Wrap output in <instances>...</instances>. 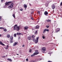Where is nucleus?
Returning <instances> with one entry per match:
<instances>
[{
    "label": "nucleus",
    "mask_w": 62,
    "mask_h": 62,
    "mask_svg": "<svg viewBox=\"0 0 62 62\" xmlns=\"http://www.w3.org/2000/svg\"><path fill=\"white\" fill-rule=\"evenodd\" d=\"M41 60L40 59L38 58L37 59V61H39L40 60Z\"/></svg>",
    "instance_id": "obj_29"
},
{
    "label": "nucleus",
    "mask_w": 62,
    "mask_h": 62,
    "mask_svg": "<svg viewBox=\"0 0 62 62\" xmlns=\"http://www.w3.org/2000/svg\"><path fill=\"white\" fill-rule=\"evenodd\" d=\"M39 54V52L37 53V52H35L33 53V54L31 55V57H33V56H34L35 55H37V54Z\"/></svg>",
    "instance_id": "obj_4"
},
{
    "label": "nucleus",
    "mask_w": 62,
    "mask_h": 62,
    "mask_svg": "<svg viewBox=\"0 0 62 62\" xmlns=\"http://www.w3.org/2000/svg\"><path fill=\"white\" fill-rule=\"evenodd\" d=\"M33 41H35V39H33Z\"/></svg>",
    "instance_id": "obj_45"
},
{
    "label": "nucleus",
    "mask_w": 62,
    "mask_h": 62,
    "mask_svg": "<svg viewBox=\"0 0 62 62\" xmlns=\"http://www.w3.org/2000/svg\"><path fill=\"white\" fill-rule=\"evenodd\" d=\"M0 29H4V28L3 27H0Z\"/></svg>",
    "instance_id": "obj_25"
},
{
    "label": "nucleus",
    "mask_w": 62,
    "mask_h": 62,
    "mask_svg": "<svg viewBox=\"0 0 62 62\" xmlns=\"http://www.w3.org/2000/svg\"><path fill=\"white\" fill-rule=\"evenodd\" d=\"M46 31L47 32H49V30H48V29H45Z\"/></svg>",
    "instance_id": "obj_24"
},
{
    "label": "nucleus",
    "mask_w": 62,
    "mask_h": 62,
    "mask_svg": "<svg viewBox=\"0 0 62 62\" xmlns=\"http://www.w3.org/2000/svg\"><path fill=\"white\" fill-rule=\"evenodd\" d=\"M14 30H16L17 31H19L20 29V27H21L20 26H18L16 24L14 26Z\"/></svg>",
    "instance_id": "obj_1"
},
{
    "label": "nucleus",
    "mask_w": 62,
    "mask_h": 62,
    "mask_svg": "<svg viewBox=\"0 0 62 62\" xmlns=\"http://www.w3.org/2000/svg\"><path fill=\"white\" fill-rule=\"evenodd\" d=\"M0 44H1V45H3V46H5V45L3 43H2V42L1 41L0 42Z\"/></svg>",
    "instance_id": "obj_16"
},
{
    "label": "nucleus",
    "mask_w": 62,
    "mask_h": 62,
    "mask_svg": "<svg viewBox=\"0 0 62 62\" xmlns=\"http://www.w3.org/2000/svg\"><path fill=\"white\" fill-rule=\"evenodd\" d=\"M29 5H30V6H31V4H29Z\"/></svg>",
    "instance_id": "obj_49"
},
{
    "label": "nucleus",
    "mask_w": 62,
    "mask_h": 62,
    "mask_svg": "<svg viewBox=\"0 0 62 62\" xmlns=\"http://www.w3.org/2000/svg\"><path fill=\"white\" fill-rule=\"evenodd\" d=\"M7 60H8V61H10V62H12V60L11 59H10L9 58H8L7 59Z\"/></svg>",
    "instance_id": "obj_15"
},
{
    "label": "nucleus",
    "mask_w": 62,
    "mask_h": 62,
    "mask_svg": "<svg viewBox=\"0 0 62 62\" xmlns=\"http://www.w3.org/2000/svg\"><path fill=\"white\" fill-rule=\"evenodd\" d=\"M35 62V61L34 60H32L30 61V62Z\"/></svg>",
    "instance_id": "obj_30"
},
{
    "label": "nucleus",
    "mask_w": 62,
    "mask_h": 62,
    "mask_svg": "<svg viewBox=\"0 0 62 62\" xmlns=\"http://www.w3.org/2000/svg\"><path fill=\"white\" fill-rule=\"evenodd\" d=\"M31 20H33V18L32 17H31Z\"/></svg>",
    "instance_id": "obj_44"
},
{
    "label": "nucleus",
    "mask_w": 62,
    "mask_h": 62,
    "mask_svg": "<svg viewBox=\"0 0 62 62\" xmlns=\"http://www.w3.org/2000/svg\"><path fill=\"white\" fill-rule=\"evenodd\" d=\"M46 31V30H45V29L43 31V33H45V32Z\"/></svg>",
    "instance_id": "obj_31"
},
{
    "label": "nucleus",
    "mask_w": 62,
    "mask_h": 62,
    "mask_svg": "<svg viewBox=\"0 0 62 62\" xmlns=\"http://www.w3.org/2000/svg\"><path fill=\"white\" fill-rule=\"evenodd\" d=\"M32 38H35V35H33L32 36Z\"/></svg>",
    "instance_id": "obj_28"
},
{
    "label": "nucleus",
    "mask_w": 62,
    "mask_h": 62,
    "mask_svg": "<svg viewBox=\"0 0 62 62\" xmlns=\"http://www.w3.org/2000/svg\"><path fill=\"white\" fill-rule=\"evenodd\" d=\"M2 20V19H1V17L0 16V21H1Z\"/></svg>",
    "instance_id": "obj_43"
},
{
    "label": "nucleus",
    "mask_w": 62,
    "mask_h": 62,
    "mask_svg": "<svg viewBox=\"0 0 62 62\" xmlns=\"http://www.w3.org/2000/svg\"><path fill=\"white\" fill-rule=\"evenodd\" d=\"M1 36H2V35H1V34H0V37H1Z\"/></svg>",
    "instance_id": "obj_48"
},
{
    "label": "nucleus",
    "mask_w": 62,
    "mask_h": 62,
    "mask_svg": "<svg viewBox=\"0 0 62 62\" xmlns=\"http://www.w3.org/2000/svg\"><path fill=\"white\" fill-rule=\"evenodd\" d=\"M39 26L38 25H37L36 27H34L35 29H38L39 28Z\"/></svg>",
    "instance_id": "obj_8"
},
{
    "label": "nucleus",
    "mask_w": 62,
    "mask_h": 62,
    "mask_svg": "<svg viewBox=\"0 0 62 62\" xmlns=\"http://www.w3.org/2000/svg\"><path fill=\"white\" fill-rule=\"evenodd\" d=\"M2 58H5L6 56H2Z\"/></svg>",
    "instance_id": "obj_36"
},
{
    "label": "nucleus",
    "mask_w": 62,
    "mask_h": 62,
    "mask_svg": "<svg viewBox=\"0 0 62 62\" xmlns=\"http://www.w3.org/2000/svg\"><path fill=\"white\" fill-rule=\"evenodd\" d=\"M46 48L45 47H43L41 49L42 52L43 53H45V51H46Z\"/></svg>",
    "instance_id": "obj_2"
},
{
    "label": "nucleus",
    "mask_w": 62,
    "mask_h": 62,
    "mask_svg": "<svg viewBox=\"0 0 62 62\" xmlns=\"http://www.w3.org/2000/svg\"><path fill=\"white\" fill-rule=\"evenodd\" d=\"M42 38H43V39H45V37L44 36H42Z\"/></svg>",
    "instance_id": "obj_37"
},
{
    "label": "nucleus",
    "mask_w": 62,
    "mask_h": 62,
    "mask_svg": "<svg viewBox=\"0 0 62 62\" xmlns=\"http://www.w3.org/2000/svg\"><path fill=\"white\" fill-rule=\"evenodd\" d=\"M16 54L17 55H19V54Z\"/></svg>",
    "instance_id": "obj_50"
},
{
    "label": "nucleus",
    "mask_w": 62,
    "mask_h": 62,
    "mask_svg": "<svg viewBox=\"0 0 62 62\" xmlns=\"http://www.w3.org/2000/svg\"><path fill=\"white\" fill-rule=\"evenodd\" d=\"M35 52H36V53H38V52H38V50H35Z\"/></svg>",
    "instance_id": "obj_35"
},
{
    "label": "nucleus",
    "mask_w": 62,
    "mask_h": 62,
    "mask_svg": "<svg viewBox=\"0 0 62 62\" xmlns=\"http://www.w3.org/2000/svg\"><path fill=\"white\" fill-rule=\"evenodd\" d=\"M7 47H6V49H8V47H8V45H7Z\"/></svg>",
    "instance_id": "obj_26"
},
{
    "label": "nucleus",
    "mask_w": 62,
    "mask_h": 62,
    "mask_svg": "<svg viewBox=\"0 0 62 62\" xmlns=\"http://www.w3.org/2000/svg\"><path fill=\"white\" fill-rule=\"evenodd\" d=\"M61 18H62V15H61Z\"/></svg>",
    "instance_id": "obj_51"
},
{
    "label": "nucleus",
    "mask_w": 62,
    "mask_h": 62,
    "mask_svg": "<svg viewBox=\"0 0 62 62\" xmlns=\"http://www.w3.org/2000/svg\"><path fill=\"white\" fill-rule=\"evenodd\" d=\"M46 28H48L49 27V26L47 25L46 26Z\"/></svg>",
    "instance_id": "obj_33"
},
{
    "label": "nucleus",
    "mask_w": 62,
    "mask_h": 62,
    "mask_svg": "<svg viewBox=\"0 0 62 62\" xmlns=\"http://www.w3.org/2000/svg\"><path fill=\"white\" fill-rule=\"evenodd\" d=\"M48 54H51L50 55V56H51V53H48Z\"/></svg>",
    "instance_id": "obj_41"
},
{
    "label": "nucleus",
    "mask_w": 62,
    "mask_h": 62,
    "mask_svg": "<svg viewBox=\"0 0 62 62\" xmlns=\"http://www.w3.org/2000/svg\"><path fill=\"white\" fill-rule=\"evenodd\" d=\"M53 11H54V10Z\"/></svg>",
    "instance_id": "obj_55"
},
{
    "label": "nucleus",
    "mask_w": 62,
    "mask_h": 62,
    "mask_svg": "<svg viewBox=\"0 0 62 62\" xmlns=\"http://www.w3.org/2000/svg\"><path fill=\"white\" fill-rule=\"evenodd\" d=\"M10 40H13V37L12 36H11L10 38Z\"/></svg>",
    "instance_id": "obj_17"
},
{
    "label": "nucleus",
    "mask_w": 62,
    "mask_h": 62,
    "mask_svg": "<svg viewBox=\"0 0 62 62\" xmlns=\"http://www.w3.org/2000/svg\"><path fill=\"white\" fill-rule=\"evenodd\" d=\"M26 61H28V59H26Z\"/></svg>",
    "instance_id": "obj_38"
},
{
    "label": "nucleus",
    "mask_w": 62,
    "mask_h": 62,
    "mask_svg": "<svg viewBox=\"0 0 62 62\" xmlns=\"http://www.w3.org/2000/svg\"><path fill=\"white\" fill-rule=\"evenodd\" d=\"M14 36L15 37H16V34H14Z\"/></svg>",
    "instance_id": "obj_32"
},
{
    "label": "nucleus",
    "mask_w": 62,
    "mask_h": 62,
    "mask_svg": "<svg viewBox=\"0 0 62 62\" xmlns=\"http://www.w3.org/2000/svg\"><path fill=\"white\" fill-rule=\"evenodd\" d=\"M24 28L25 30H27L28 28V27L27 26H25Z\"/></svg>",
    "instance_id": "obj_11"
},
{
    "label": "nucleus",
    "mask_w": 62,
    "mask_h": 62,
    "mask_svg": "<svg viewBox=\"0 0 62 62\" xmlns=\"http://www.w3.org/2000/svg\"><path fill=\"white\" fill-rule=\"evenodd\" d=\"M8 56V55H6V57H7Z\"/></svg>",
    "instance_id": "obj_52"
},
{
    "label": "nucleus",
    "mask_w": 62,
    "mask_h": 62,
    "mask_svg": "<svg viewBox=\"0 0 62 62\" xmlns=\"http://www.w3.org/2000/svg\"><path fill=\"white\" fill-rule=\"evenodd\" d=\"M3 1H4V0H1V2H3Z\"/></svg>",
    "instance_id": "obj_46"
},
{
    "label": "nucleus",
    "mask_w": 62,
    "mask_h": 62,
    "mask_svg": "<svg viewBox=\"0 0 62 62\" xmlns=\"http://www.w3.org/2000/svg\"><path fill=\"white\" fill-rule=\"evenodd\" d=\"M21 34V33H19V32H17L16 33V35H20Z\"/></svg>",
    "instance_id": "obj_19"
},
{
    "label": "nucleus",
    "mask_w": 62,
    "mask_h": 62,
    "mask_svg": "<svg viewBox=\"0 0 62 62\" xmlns=\"http://www.w3.org/2000/svg\"><path fill=\"white\" fill-rule=\"evenodd\" d=\"M44 14L45 15H48V13L47 12L45 11L44 12Z\"/></svg>",
    "instance_id": "obj_10"
},
{
    "label": "nucleus",
    "mask_w": 62,
    "mask_h": 62,
    "mask_svg": "<svg viewBox=\"0 0 62 62\" xmlns=\"http://www.w3.org/2000/svg\"><path fill=\"white\" fill-rule=\"evenodd\" d=\"M46 21L47 22L49 23V22H51V20L48 19Z\"/></svg>",
    "instance_id": "obj_18"
},
{
    "label": "nucleus",
    "mask_w": 62,
    "mask_h": 62,
    "mask_svg": "<svg viewBox=\"0 0 62 62\" xmlns=\"http://www.w3.org/2000/svg\"><path fill=\"white\" fill-rule=\"evenodd\" d=\"M37 31H36L35 32V34H36V35H37Z\"/></svg>",
    "instance_id": "obj_27"
},
{
    "label": "nucleus",
    "mask_w": 62,
    "mask_h": 62,
    "mask_svg": "<svg viewBox=\"0 0 62 62\" xmlns=\"http://www.w3.org/2000/svg\"><path fill=\"white\" fill-rule=\"evenodd\" d=\"M52 7L53 9H54L55 8V5H54V4H53L52 5Z\"/></svg>",
    "instance_id": "obj_9"
},
{
    "label": "nucleus",
    "mask_w": 62,
    "mask_h": 62,
    "mask_svg": "<svg viewBox=\"0 0 62 62\" xmlns=\"http://www.w3.org/2000/svg\"><path fill=\"white\" fill-rule=\"evenodd\" d=\"M31 51H32V49H31L30 50H29V52L30 53H31Z\"/></svg>",
    "instance_id": "obj_34"
},
{
    "label": "nucleus",
    "mask_w": 62,
    "mask_h": 62,
    "mask_svg": "<svg viewBox=\"0 0 62 62\" xmlns=\"http://www.w3.org/2000/svg\"><path fill=\"white\" fill-rule=\"evenodd\" d=\"M27 39L28 40H31V38L30 37H28L27 38Z\"/></svg>",
    "instance_id": "obj_20"
},
{
    "label": "nucleus",
    "mask_w": 62,
    "mask_h": 62,
    "mask_svg": "<svg viewBox=\"0 0 62 62\" xmlns=\"http://www.w3.org/2000/svg\"><path fill=\"white\" fill-rule=\"evenodd\" d=\"M60 29L59 28H57L56 29V30L55 32L56 33H57L59 31H60Z\"/></svg>",
    "instance_id": "obj_7"
},
{
    "label": "nucleus",
    "mask_w": 62,
    "mask_h": 62,
    "mask_svg": "<svg viewBox=\"0 0 62 62\" xmlns=\"http://www.w3.org/2000/svg\"><path fill=\"white\" fill-rule=\"evenodd\" d=\"M17 44H18V42H15L14 43V44L13 45V46H15Z\"/></svg>",
    "instance_id": "obj_14"
},
{
    "label": "nucleus",
    "mask_w": 62,
    "mask_h": 62,
    "mask_svg": "<svg viewBox=\"0 0 62 62\" xmlns=\"http://www.w3.org/2000/svg\"><path fill=\"white\" fill-rule=\"evenodd\" d=\"M37 12H38V13H39V14L40 13V11H38Z\"/></svg>",
    "instance_id": "obj_40"
},
{
    "label": "nucleus",
    "mask_w": 62,
    "mask_h": 62,
    "mask_svg": "<svg viewBox=\"0 0 62 62\" xmlns=\"http://www.w3.org/2000/svg\"><path fill=\"white\" fill-rule=\"evenodd\" d=\"M47 62H52V61H48Z\"/></svg>",
    "instance_id": "obj_47"
},
{
    "label": "nucleus",
    "mask_w": 62,
    "mask_h": 62,
    "mask_svg": "<svg viewBox=\"0 0 62 62\" xmlns=\"http://www.w3.org/2000/svg\"><path fill=\"white\" fill-rule=\"evenodd\" d=\"M20 11H23V9L22 8L21 9H20Z\"/></svg>",
    "instance_id": "obj_39"
},
{
    "label": "nucleus",
    "mask_w": 62,
    "mask_h": 62,
    "mask_svg": "<svg viewBox=\"0 0 62 62\" xmlns=\"http://www.w3.org/2000/svg\"><path fill=\"white\" fill-rule=\"evenodd\" d=\"M13 40H10V43H13Z\"/></svg>",
    "instance_id": "obj_22"
},
{
    "label": "nucleus",
    "mask_w": 62,
    "mask_h": 62,
    "mask_svg": "<svg viewBox=\"0 0 62 62\" xmlns=\"http://www.w3.org/2000/svg\"><path fill=\"white\" fill-rule=\"evenodd\" d=\"M4 32H7V30L6 29H4Z\"/></svg>",
    "instance_id": "obj_23"
},
{
    "label": "nucleus",
    "mask_w": 62,
    "mask_h": 62,
    "mask_svg": "<svg viewBox=\"0 0 62 62\" xmlns=\"http://www.w3.org/2000/svg\"><path fill=\"white\" fill-rule=\"evenodd\" d=\"M13 5H14V3H11L9 6L8 7V8L9 9H11L13 8Z\"/></svg>",
    "instance_id": "obj_3"
},
{
    "label": "nucleus",
    "mask_w": 62,
    "mask_h": 62,
    "mask_svg": "<svg viewBox=\"0 0 62 62\" xmlns=\"http://www.w3.org/2000/svg\"><path fill=\"white\" fill-rule=\"evenodd\" d=\"M60 5L61 6H62V2L61 3Z\"/></svg>",
    "instance_id": "obj_42"
},
{
    "label": "nucleus",
    "mask_w": 62,
    "mask_h": 62,
    "mask_svg": "<svg viewBox=\"0 0 62 62\" xmlns=\"http://www.w3.org/2000/svg\"><path fill=\"white\" fill-rule=\"evenodd\" d=\"M13 16L14 18H15V14H14L13 15Z\"/></svg>",
    "instance_id": "obj_21"
},
{
    "label": "nucleus",
    "mask_w": 62,
    "mask_h": 62,
    "mask_svg": "<svg viewBox=\"0 0 62 62\" xmlns=\"http://www.w3.org/2000/svg\"><path fill=\"white\" fill-rule=\"evenodd\" d=\"M23 7L24 8H27V5L24 4L23 5Z\"/></svg>",
    "instance_id": "obj_13"
},
{
    "label": "nucleus",
    "mask_w": 62,
    "mask_h": 62,
    "mask_svg": "<svg viewBox=\"0 0 62 62\" xmlns=\"http://www.w3.org/2000/svg\"><path fill=\"white\" fill-rule=\"evenodd\" d=\"M39 37H38L37 38H36V39H35L34 41L36 43H37L38 42V41H39Z\"/></svg>",
    "instance_id": "obj_6"
},
{
    "label": "nucleus",
    "mask_w": 62,
    "mask_h": 62,
    "mask_svg": "<svg viewBox=\"0 0 62 62\" xmlns=\"http://www.w3.org/2000/svg\"><path fill=\"white\" fill-rule=\"evenodd\" d=\"M26 8H25V10H26Z\"/></svg>",
    "instance_id": "obj_54"
},
{
    "label": "nucleus",
    "mask_w": 62,
    "mask_h": 62,
    "mask_svg": "<svg viewBox=\"0 0 62 62\" xmlns=\"http://www.w3.org/2000/svg\"><path fill=\"white\" fill-rule=\"evenodd\" d=\"M10 34H8L6 36L7 38H10Z\"/></svg>",
    "instance_id": "obj_12"
},
{
    "label": "nucleus",
    "mask_w": 62,
    "mask_h": 62,
    "mask_svg": "<svg viewBox=\"0 0 62 62\" xmlns=\"http://www.w3.org/2000/svg\"><path fill=\"white\" fill-rule=\"evenodd\" d=\"M24 45H23L22 46V47H24Z\"/></svg>",
    "instance_id": "obj_53"
},
{
    "label": "nucleus",
    "mask_w": 62,
    "mask_h": 62,
    "mask_svg": "<svg viewBox=\"0 0 62 62\" xmlns=\"http://www.w3.org/2000/svg\"><path fill=\"white\" fill-rule=\"evenodd\" d=\"M12 2V1H8V2H6L5 3V6H6V5H9V4H10V3H11Z\"/></svg>",
    "instance_id": "obj_5"
}]
</instances>
